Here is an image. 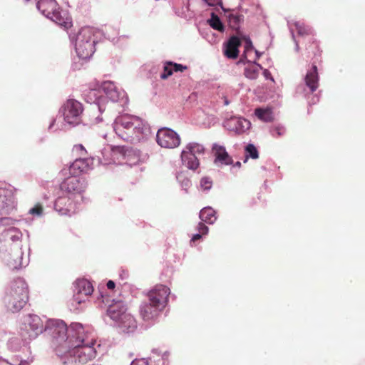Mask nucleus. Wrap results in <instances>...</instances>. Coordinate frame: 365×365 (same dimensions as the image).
Masks as SVG:
<instances>
[{
    "mask_svg": "<svg viewBox=\"0 0 365 365\" xmlns=\"http://www.w3.org/2000/svg\"><path fill=\"white\" fill-rule=\"evenodd\" d=\"M241 45L240 39L233 36L230 37L226 43L224 54L229 58L235 59L239 55V47Z\"/></svg>",
    "mask_w": 365,
    "mask_h": 365,
    "instance_id": "6ab92c4d",
    "label": "nucleus"
},
{
    "mask_svg": "<svg viewBox=\"0 0 365 365\" xmlns=\"http://www.w3.org/2000/svg\"><path fill=\"white\" fill-rule=\"evenodd\" d=\"M264 75L267 78L271 77V73L267 70L264 71Z\"/></svg>",
    "mask_w": 365,
    "mask_h": 365,
    "instance_id": "de8ad7c7",
    "label": "nucleus"
},
{
    "mask_svg": "<svg viewBox=\"0 0 365 365\" xmlns=\"http://www.w3.org/2000/svg\"><path fill=\"white\" fill-rule=\"evenodd\" d=\"M170 294V290L168 287L157 284L147 293V297L150 302L164 309L167 305Z\"/></svg>",
    "mask_w": 365,
    "mask_h": 365,
    "instance_id": "1a4fd4ad",
    "label": "nucleus"
},
{
    "mask_svg": "<svg viewBox=\"0 0 365 365\" xmlns=\"http://www.w3.org/2000/svg\"><path fill=\"white\" fill-rule=\"evenodd\" d=\"M245 151L247 153V157H250L252 159H257L259 158V153L255 148V146L252 144H249L247 145L245 148Z\"/></svg>",
    "mask_w": 365,
    "mask_h": 365,
    "instance_id": "473e14b6",
    "label": "nucleus"
},
{
    "mask_svg": "<svg viewBox=\"0 0 365 365\" xmlns=\"http://www.w3.org/2000/svg\"><path fill=\"white\" fill-rule=\"evenodd\" d=\"M230 18H233V19H235V21H236V22H237V21H239V19H240V17H239V16H232H232H230Z\"/></svg>",
    "mask_w": 365,
    "mask_h": 365,
    "instance_id": "09e8293b",
    "label": "nucleus"
},
{
    "mask_svg": "<svg viewBox=\"0 0 365 365\" xmlns=\"http://www.w3.org/2000/svg\"><path fill=\"white\" fill-rule=\"evenodd\" d=\"M29 301V289L26 282L19 278L11 283L4 302L7 309L13 313L19 312Z\"/></svg>",
    "mask_w": 365,
    "mask_h": 365,
    "instance_id": "7ed1b4c3",
    "label": "nucleus"
},
{
    "mask_svg": "<svg viewBox=\"0 0 365 365\" xmlns=\"http://www.w3.org/2000/svg\"><path fill=\"white\" fill-rule=\"evenodd\" d=\"M156 140L158 144L165 148H174L180 143L178 135L174 130L168 128H162L158 130Z\"/></svg>",
    "mask_w": 365,
    "mask_h": 365,
    "instance_id": "9d476101",
    "label": "nucleus"
},
{
    "mask_svg": "<svg viewBox=\"0 0 365 365\" xmlns=\"http://www.w3.org/2000/svg\"><path fill=\"white\" fill-rule=\"evenodd\" d=\"M113 151H117L120 153H124L125 152L124 147H116L114 149H113Z\"/></svg>",
    "mask_w": 365,
    "mask_h": 365,
    "instance_id": "37998d69",
    "label": "nucleus"
},
{
    "mask_svg": "<svg viewBox=\"0 0 365 365\" xmlns=\"http://www.w3.org/2000/svg\"><path fill=\"white\" fill-rule=\"evenodd\" d=\"M163 309L150 302H143L140 307V314L144 321H150L156 318Z\"/></svg>",
    "mask_w": 365,
    "mask_h": 365,
    "instance_id": "dca6fc26",
    "label": "nucleus"
},
{
    "mask_svg": "<svg viewBox=\"0 0 365 365\" xmlns=\"http://www.w3.org/2000/svg\"><path fill=\"white\" fill-rule=\"evenodd\" d=\"M210 26L219 31H224V26L220 20V19L215 14H212L211 19L209 20Z\"/></svg>",
    "mask_w": 365,
    "mask_h": 365,
    "instance_id": "c85d7f7f",
    "label": "nucleus"
},
{
    "mask_svg": "<svg viewBox=\"0 0 365 365\" xmlns=\"http://www.w3.org/2000/svg\"><path fill=\"white\" fill-rule=\"evenodd\" d=\"M197 230L202 235H206L208 232V227L203 222H199L197 225Z\"/></svg>",
    "mask_w": 365,
    "mask_h": 365,
    "instance_id": "4c0bfd02",
    "label": "nucleus"
},
{
    "mask_svg": "<svg viewBox=\"0 0 365 365\" xmlns=\"http://www.w3.org/2000/svg\"><path fill=\"white\" fill-rule=\"evenodd\" d=\"M262 67L257 63H249L245 68L244 74L250 79H256Z\"/></svg>",
    "mask_w": 365,
    "mask_h": 365,
    "instance_id": "b1692460",
    "label": "nucleus"
},
{
    "mask_svg": "<svg viewBox=\"0 0 365 365\" xmlns=\"http://www.w3.org/2000/svg\"><path fill=\"white\" fill-rule=\"evenodd\" d=\"M38 9L48 19L68 29L72 26V21L68 14L60 9L56 0H40Z\"/></svg>",
    "mask_w": 365,
    "mask_h": 365,
    "instance_id": "39448f33",
    "label": "nucleus"
},
{
    "mask_svg": "<svg viewBox=\"0 0 365 365\" xmlns=\"http://www.w3.org/2000/svg\"><path fill=\"white\" fill-rule=\"evenodd\" d=\"M0 365H12L8 362H5V361H0Z\"/></svg>",
    "mask_w": 365,
    "mask_h": 365,
    "instance_id": "8fccbe9b",
    "label": "nucleus"
},
{
    "mask_svg": "<svg viewBox=\"0 0 365 365\" xmlns=\"http://www.w3.org/2000/svg\"><path fill=\"white\" fill-rule=\"evenodd\" d=\"M76 293L74 295L76 300L81 303L82 301H84L83 297H87L93 293V288L89 281L81 279L76 282Z\"/></svg>",
    "mask_w": 365,
    "mask_h": 365,
    "instance_id": "2eb2a0df",
    "label": "nucleus"
},
{
    "mask_svg": "<svg viewBox=\"0 0 365 365\" xmlns=\"http://www.w3.org/2000/svg\"><path fill=\"white\" fill-rule=\"evenodd\" d=\"M130 365H148V362L144 359H135Z\"/></svg>",
    "mask_w": 365,
    "mask_h": 365,
    "instance_id": "58836bf2",
    "label": "nucleus"
},
{
    "mask_svg": "<svg viewBox=\"0 0 365 365\" xmlns=\"http://www.w3.org/2000/svg\"><path fill=\"white\" fill-rule=\"evenodd\" d=\"M60 187L62 191L71 195H81L87 188V182L83 178L74 175L63 176Z\"/></svg>",
    "mask_w": 365,
    "mask_h": 365,
    "instance_id": "6e6552de",
    "label": "nucleus"
},
{
    "mask_svg": "<svg viewBox=\"0 0 365 365\" xmlns=\"http://www.w3.org/2000/svg\"><path fill=\"white\" fill-rule=\"evenodd\" d=\"M313 44L315 48L317 50V52L314 53V55H317V54L320 55L321 51H319V47L318 43L317 41H313Z\"/></svg>",
    "mask_w": 365,
    "mask_h": 365,
    "instance_id": "a18cd8bd",
    "label": "nucleus"
},
{
    "mask_svg": "<svg viewBox=\"0 0 365 365\" xmlns=\"http://www.w3.org/2000/svg\"><path fill=\"white\" fill-rule=\"evenodd\" d=\"M72 152L78 158H86V155L87 151L81 144L75 145L73 148Z\"/></svg>",
    "mask_w": 365,
    "mask_h": 365,
    "instance_id": "2f4dec72",
    "label": "nucleus"
},
{
    "mask_svg": "<svg viewBox=\"0 0 365 365\" xmlns=\"http://www.w3.org/2000/svg\"><path fill=\"white\" fill-rule=\"evenodd\" d=\"M305 83L312 93L314 92L319 86V75L316 65L312 66L305 76Z\"/></svg>",
    "mask_w": 365,
    "mask_h": 365,
    "instance_id": "412c9836",
    "label": "nucleus"
},
{
    "mask_svg": "<svg viewBox=\"0 0 365 365\" xmlns=\"http://www.w3.org/2000/svg\"><path fill=\"white\" fill-rule=\"evenodd\" d=\"M15 190L0 187V215H9L16 207Z\"/></svg>",
    "mask_w": 365,
    "mask_h": 365,
    "instance_id": "9b49d317",
    "label": "nucleus"
},
{
    "mask_svg": "<svg viewBox=\"0 0 365 365\" xmlns=\"http://www.w3.org/2000/svg\"><path fill=\"white\" fill-rule=\"evenodd\" d=\"M200 218L205 222L212 224L217 220L216 212L212 207H205L200 212Z\"/></svg>",
    "mask_w": 365,
    "mask_h": 365,
    "instance_id": "5701e85b",
    "label": "nucleus"
},
{
    "mask_svg": "<svg viewBox=\"0 0 365 365\" xmlns=\"http://www.w3.org/2000/svg\"><path fill=\"white\" fill-rule=\"evenodd\" d=\"M21 264V262H8V265L11 268V269H17Z\"/></svg>",
    "mask_w": 365,
    "mask_h": 365,
    "instance_id": "ea45409f",
    "label": "nucleus"
},
{
    "mask_svg": "<svg viewBox=\"0 0 365 365\" xmlns=\"http://www.w3.org/2000/svg\"><path fill=\"white\" fill-rule=\"evenodd\" d=\"M118 323H119L122 328L127 329L129 331L133 330L136 327V322L135 319L128 313H126Z\"/></svg>",
    "mask_w": 365,
    "mask_h": 365,
    "instance_id": "393cba45",
    "label": "nucleus"
},
{
    "mask_svg": "<svg viewBox=\"0 0 365 365\" xmlns=\"http://www.w3.org/2000/svg\"><path fill=\"white\" fill-rule=\"evenodd\" d=\"M93 34V29L90 27H84L80 30L76 38V51L81 58L86 59L95 52L96 41Z\"/></svg>",
    "mask_w": 365,
    "mask_h": 365,
    "instance_id": "423d86ee",
    "label": "nucleus"
},
{
    "mask_svg": "<svg viewBox=\"0 0 365 365\" xmlns=\"http://www.w3.org/2000/svg\"><path fill=\"white\" fill-rule=\"evenodd\" d=\"M115 133L122 139L138 143L150 133V126L142 118L131 115L117 117L113 123Z\"/></svg>",
    "mask_w": 365,
    "mask_h": 365,
    "instance_id": "f257e3e1",
    "label": "nucleus"
},
{
    "mask_svg": "<svg viewBox=\"0 0 365 365\" xmlns=\"http://www.w3.org/2000/svg\"><path fill=\"white\" fill-rule=\"evenodd\" d=\"M173 68V71L174 72H183L184 71L187 69V67L186 66H183L182 64H178L176 63L172 62V64H170Z\"/></svg>",
    "mask_w": 365,
    "mask_h": 365,
    "instance_id": "c9c22d12",
    "label": "nucleus"
},
{
    "mask_svg": "<svg viewBox=\"0 0 365 365\" xmlns=\"http://www.w3.org/2000/svg\"><path fill=\"white\" fill-rule=\"evenodd\" d=\"M255 114L259 119L264 122H271L273 120L272 112L269 108H256Z\"/></svg>",
    "mask_w": 365,
    "mask_h": 365,
    "instance_id": "a878e982",
    "label": "nucleus"
},
{
    "mask_svg": "<svg viewBox=\"0 0 365 365\" xmlns=\"http://www.w3.org/2000/svg\"><path fill=\"white\" fill-rule=\"evenodd\" d=\"M29 212L32 215H40L43 212V207L41 204L38 203L30 210Z\"/></svg>",
    "mask_w": 365,
    "mask_h": 365,
    "instance_id": "e433bc0d",
    "label": "nucleus"
},
{
    "mask_svg": "<svg viewBox=\"0 0 365 365\" xmlns=\"http://www.w3.org/2000/svg\"><path fill=\"white\" fill-rule=\"evenodd\" d=\"M108 289H113L115 288V282L112 280H109L108 282H107V284H106Z\"/></svg>",
    "mask_w": 365,
    "mask_h": 365,
    "instance_id": "a19ab883",
    "label": "nucleus"
},
{
    "mask_svg": "<svg viewBox=\"0 0 365 365\" xmlns=\"http://www.w3.org/2000/svg\"><path fill=\"white\" fill-rule=\"evenodd\" d=\"M200 185L204 190H209L212 187V181L209 178H202L200 181Z\"/></svg>",
    "mask_w": 365,
    "mask_h": 365,
    "instance_id": "f704fd0d",
    "label": "nucleus"
},
{
    "mask_svg": "<svg viewBox=\"0 0 365 365\" xmlns=\"http://www.w3.org/2000/svg\"><path fill=\"white\" fill-rule=\"evenodd\" d=\"M247 45L246 46V48H245V52H247L250 50H252L253 49L252 43L250 41L247 42Z\"/></svg>",
    "mask_w": 365,
    "mask_h": 365,
    "instance_id": "49530a36",
    "label": "nucleus"
},
{
    "mask_svg": "<svg viewBox=\"0 0 365 365\" xmlns=\"http://www.w3.org/2000/svg\"><path fill=\"white\" fill-rule=\"evenodd\" d=\"M170 64H172L171 61L165 63L163 72L160 74L161 79L165 80L173 73L172 66Z\"/></svg>",
    "mask_w": 365,
    "mask_h": 365,
    "instance_id": "7c9ffc66",
    "label": "nucleus"
},
{
    "mask_svg": "<svg viewBox=\"0 0 365 365\" xmlns=\"http://www.w3.org/2000/svg\"><path fill=\"white\" fill-rule=\"evenodd\" d=\"M201 237H202V234H201V233L195 234V235H194L192 236V240H192V242H195V241H196V240H200V239L201 238Z\"/></svg>",
    "mask_w": 365,
    "mask_h": 365,
    "instance_id": "c03bdc74",
    "label": "nucleus"
},
{
    "mask_svg": "<svg viewBox=\"0 0 365 365\" xmlns=\"http://www.w3.org/2000/svg\"><path fill=\"white\" fill-rule=\"evenodd\" d=\"M102 89L106 93V94L109 96V98L112 99H115V86L113 83L110 81H105L102 83L101 86Z\"/></svg>",
    "mask_w": 365,
    "mask_h": 365,
    "instance_id": "cd10ccee",
    "label": "nucleus"
},
{
    "mask_svg": "<svg viewBox=\"0 0 365 365\" xmlns=\"http://www.w3.org/2000/svg\"><path fill=\"white\" fill-rule=\"evenodd\" d=\"M295 26L298 34L300 36H308L312 34V29L303 24L296 23Z\"/></svg>",
    "mask_w": 365,
    "mask_h": 365,
    "instance_id": "c756f323",
    "label": "nucleus"
},
{
    "mask_svg": "<svg viewBox=\"0 0 365 365\" xmlns=\"http://www.w3.org/2000/svg\"><path fill=\"white\" fill-rule=\"evenodd\" d=\"M76 207L75 202L68 196L58 197L54 203V209L62 215L74 213Z\"/></svg>",
    "mask_w": 365,
    "mask_h": 365,
    "instance_id": "4468645a",
    "label": "nucleus"
},
{
    "mask_svg": "<svg viewBox=\"0 0 365 365\" xmlns=\"http://www.w3.org/2000/svg\"><path fill=\"white\" fill-rule=\"evenodd\" d=\"M181 159L182 164L188 169L195 170L199 167L200 162L197 157L188 151L187 148L182 150Z\"/></svg>",
    "mask_w": 365,
    "mask_h": 365,
    "instance_id": "4be33fe9",
    "label": "nucleus"
},
{
    "mask_svg": "<svg viewBox=\"0 0 365 365\" xmlns=\"http://www.w3.org/2000/svg\"><path fill=\"white\" fill-rule=\"evenodd\" d=\"M245 124L248 125L249 122L245 118L236 116L227 119L224 123V125L227 129L237 133L244 132L245 127Z\"/></svg>",
    "mask_w": 365,
    "mask_h": 365,
    "instance_id": "a211bd4d",
    "label": "nucleus"
},
{
    "mask_svg": "<svg viewBox=\"0 0 365 365\" xmlns=\"http://www.w3.org/2000/svg\"><path fill=\"white\" fill-rule=\"evenodd\" d=\"M91 159L76 158V160L68 167L63 168L61 173L62 176L74 175L81 177L82 173H86L89 170Z\"/></svg>",
    "mask_w": 365,
    "mask_h": 365,
    "instance_id": "ddd939ff",
    "label": "nucleus"
},
{
    "mask_svg": "<svg viewBox=\"0 0 365 365\" xmlns=\"http://www.w3.org/2000/svg\"><path fill=\"white\" fill-rule=\"evenodd\" d=\"M255 52H256V55H257V58H259V56H260L259 53H258V51H255Z\"/></svg>",
    "mask_w": 365,
    "mask_h": 365,
    "instance_id": "603ef678",
    "label": "nucleus"
},
{
    "mask_svg": "<svg viewBox=\"0 0 365 365\" xmlns=\"http://www.w3.org/2000/svg\"><path fill=\"white\" fill-rule=\"evenodd\" d=\"M126 310L127 309L124 303L121 301H118L113 303L108 307L107 314L110 319L118 322V321L127 313Z\"/></svg>",
    "mask_w": 365,
    "mask_h": 365,
    "instance_id": "f3484780",
    "label": "nucleus"
},
{
    "mask_svg": "<svg viewBox=\"0 0 365 365\" xmlns=\"http://www.w3.org/2000/svg\"><path fill=\"white\" fill-rule=\"evenodd\" d=\"M185 148H187L188 151L196 156L204 155L205 152L204 145L195 142L188 143Z\"/></svg>",
    "mask_w": 365,
    "mask_h": 365,
    "instance_id": "bb28decb",
    "label": "nucleus"
},
{
    "mask_svg": "<svg viewBox=\"0 0 365 365\" xmlns=\"http://www.w3.org/2000/svg\"><path fill=\"white\" fill-rule=\"evenodd\" d=\"M236 165L240 167V166L241 165L240 162H237V163H236Z\"/></svg>",
    "mask_w": 365,
    "mask_h": 365,
    "instance_id": "864d4df0",
    "label": "nucleus"
},
{
    "mask_svg": "<svg viewBox=\"0 0 365 365\" xmlns=\"http://www.w3.org/2000/svg\"><path fill=\"white\" fill-rule=\"evenodd\" d=\"M48 331L57 341H65L68 345L73 339H79L80 334H84V328L80 323H72L69 327L61 320H49L46 325Z\"/></svg>",
    "mask_w": 365,
    "mask_h": 365,
    "instance_id": "20e7f679",
    "label": "nucleus"
},
{
    "mask_svg": "<svg viewBox=\"0 0 365 365\" xmlns=\"http://www.w3.org/2000/svg\"><path fill=\"white\" fill-rule=\"evenodd\" d=\"M220 0H206V2L210 6H215L218 4Z\"/></svg>",
    "mask_w": 365,
    "mask_h": 365,
    "instance_id": "79ce46f5",
    "label": "nucleus"
},
{
    "mask_svg": "<svg viewBox=\"0 0 365 365\" xmlns=\"http://www.w3.org/2000/svg\"><path fill=\"white\" fill-rule=\"evenodd\" d=\"M285 133V128L282 126H276L272 130V135L274 137H280Z\"/></svg>",
    "mask_w": 365,
    "mask_h": 365,
    "instance_id": "72a5a7b5",
    "label": "nucleus"
},
{
    "mask_svg": "<svg viewBox=\"0 0 365 365\" xmlns=\"http://www.w3.org/2000/svg\"><path fill=\"white\" fill-rule=\"evenodd\" d=\"M212 152L215 157V163H220L222 165H230L232 163V159L224 146L215 143L212 146Z\"/></svg>",
    "mask_w": 365,
    "mask_h": 365,
    "instance_id": "aec40b11",
    "label": "nucleus"
},
{
    "mask_svg": "<svg viewBox=\"0 0 365 365\" xmlns=\"http://www.w3.org/2000/svg\"><path fill=\"white\" fill-rule=\"evenodd\" d=\"M46 326L41 319L35 314L28 315L24 322V329H25L31 339L36 338L38 334L45 331Z\"/></svg>",
    "mask_w": 365,
    "mask_h": 365,
    "instance_id": "f8f14e48",
    "label": "nucleus"
},
{
    "mask_svg": "<svg viewBox=\"0 0 365 365\" xmlns=\"http://www.w3.org/2000/svg\"><path fill=\"white\" fill-rule=\"evenodd\" d=\"M83 106L76 100L68 99L61 107L64 120L71 125H78L81 121Z\"/></svg>",
    "mask_w": 365,
    "mask_h": 365,
    "instance_id": "0eeeda50",
    "label": "nucleus"
},
{
    "mask_svg": "<svg viewBox=\"0 0 365 365\" xmlns=\"http://www.w3.org/2000/svg\"><path fill=\"white\" fill-rule=\"evenodd\" d=\"M95 343L92 334L84 330V334H80L79 339H73L68 345L71 348L69 354L74 357L76 361L86 364L96 356Z\"/></svg>",
    "mask_w": 365,
    "mask_h": 365,
    "instance_id": "f03ea898",
    "label": "nucleus"
},
{
    "mask_svg": "<svg viewBox=\"0 0 365 365\" xmlns=\"http://www.w3.org/2000/svg\"><path fill=\"white\" fill-rule=\"evenodd\" d=\"M229 103H230V102H229V101H228V100L225 98V101H224V104H225V106H227V105H229Z\"/></svg>",
    "mask_w": 365,
    "mask_h": 365,
    "instance_id": "3c124183",
    "label": "nucleus"
}]
</instances>
